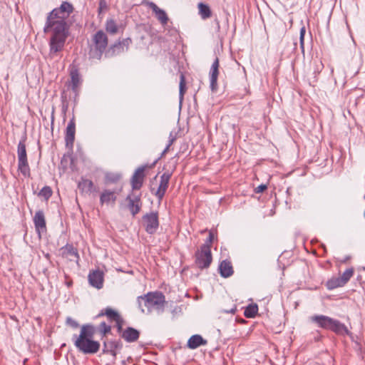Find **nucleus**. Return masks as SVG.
<instances>
[{
	"instance_id": "obj_1",
	"label": "nucleus",
	"mask_w": 365,
	"mask_h": 365,
	"mask_svg": "<svg viewBox=\"0 0 365 365\" xmlns=\"http://www.w3.org/2000/svg\"><path fill=\"white\" fill-rule=\"evenodd\" d=\"M75 8L72 3L68 1L61 2L58 7H56L48 13L44 33L52 31V36L49 41L50 53H56L63 50L67 38L69 36L71 24L67 21Z\"/></svg>"
},
{
	"instance_id": "obj_2",
	"label": "nucleus",
	"mask_w": 365,
	"mask_h": 365,
	"mask_svg": "<svg viewBox=\"0 0 365 365\" xmlns=\"http://www.w3.org/2000/svg\"><path fill=\"white\" fill-rule=\"evenodd\" d=\"M96 332V329L92 324H86L81 327L80 334H73L72 340L75 346L85 354H93L97 353L101 347L98 341L93 339Z\"/></svg>"
},
{
	"instance_id": "obj_3",
	"label": "nucleus",
	"mask_w": 365,
	"mask_h": 365,
	"mask_svg": "<svg viewBox=\"0 0 365 365\" xmlns=\"http://www.w3.org/2000/svg\"><path fill=\"white\" fill-rule=\"evenodd\" d=\"M309 321L316 324L318 327L331 331L338 336H352L348 327L338 319L326 315L315 314L309 317Z\"/></svg>"
},
{
	"instance_id": "obj_4",
	"label": "nucleus",
	"mask_w": 365,
	"mask_h": 365,
	"mask_svg": "<svg viewBox=\"0 0 365 365\" xmlns=\"http://www.w3.org/2000/svg\"><path fill=\"white\" fill-rule=\"evenodd\" d=\"M138 307L142 312H145L143 306L147 308V313L155 310L158 314L164 312L165 297L161 292H150L138 297Z\"/></svg>"
},
{
	"instance_id": "obj_5",
	"label": "nucleus",
	"mask_w": 365,
	"mask_h": 365,
	"mask_svg": "<svg viewBox=\"0 0 365 365\" xmlns=\"http://www.w3.org/2000/svg\"><path fill=\"white\" fill-rule=\"evenodd\" d=\"M93 46L91 48V58L101 59L108 46L107 35L102 30L98 31L93 36Z\"/></svg>"
},
{
	"instance_id": "obj_6",
	"label": "nucleus",
	"mask_w": 365,
	"mask_h": 365,
	"mask_svg": "<svg viewBox=\"0 0 365 365\" xmlns=\"http://www.w3.org/2000/svg\"><path fill=\"white\" fill-rule=\"evenodd\" d=\"M26 137L22 138L18 144V170L24 177L30 176V168L27 160L26 149L25 145Z\"/></svg>"
},
{
	"instance_id": "obj_7",
	"label": "nucleus",
	"mask_w": 365,
	"mask_h": 365,
	"mask_svg": "<svg viewBox=\"0 0 365 365\" xmlns=\"http://www.w3.org/2000/svg\"><path fill=\"white\" fill-rule=\"evenodd\" d=\"M195 263L200 269H207L212 261L211 250L207 245H202L195 253Z\"/></svg>"
},
{
	"instance_id": "obj_8",
	"label": "nucleus",
	"mask_w": 365,
	"mask_h": 365,
	"mask_svg": "<svg viewBox=\"0 0 365 365\" xmlns=\"http://www.w3.org/2000/svg\"><path fill=\"white\" fill-rule=\"evenodd\" d=\"M143 221L145 231L153 235L159 227L158 214L157 212L146 213L143 216Z\"/></svg>"
},
{
	"instance_id": "obj_9",
	"label": "nucleus",
	"mask_w": 365,
	"mask_h": 365,
	"mask_svg": "<svg viewBox=\"0 0 365 365\" xmlns=\"http://www.w3.org/2000/svg\"><path fill=\"white\" fill-rule=\"evenodd\" d=\"M128 202L127 207L133 216H135L140 211L142 207L141 194H135L131 191L125 198Z\"/></svg>"
},
{
	"instance_id": "obj_10",
	"label": "nucleus",
	"mask_w": 365,
	"mask_h": 365,
	"mask_svg": "<svg viewBox=\"0 0 365 365\" xmlns=\"http://www.w3.org/2000/svg\"><path fill=\"white\" fill-rule=\"evenodd\" d=\"M171 178V173L165 172L160 175V183L157 190L154 191V189L151 188L150 191L154 194L159 200H163L166 190L169 185L170 179Z\"/></svg>"
},
{
	"instance_id": "obj_11",
	"label": "nucleus",
	"mask_w": 365,
	"mask_h": 365,
	"mask_svg": "<svg viewBox=\"0 0 365 365\" xmlns=\"http://www.w3.org/2000/svg\"><path fill=\"white\" fill-rule=\"evenodd\" d=\"M220 62L219 58L216 57L210 67V87L212 91L217 90V78L219 75Z\"/></svg>"
},
{
	"instance_id": "obj_12",
	"label": "nucleus",
	"mask_w": 365,
	"mask_h": 365,
	"mask_svg": "<svg viewBox=\"0 0 365 365\" xmlns=\"http://www.w3.org/2000/svg\"><path fill=\"white\" fill-rule=\"evenodd\" d=\"M145 169V166L139 167L134 173L131 178V186L132 191L140 190L143 184L144 180V171Z\"/></svg>"
},
{
	"instance_id": "obj_13",
	"label": "nucleus",
	"mask_w": 365,
	"mask_h": 365,
	"mask_svg": "<svg viewBox=\"0 0 365 365\" xmlns=\"http://www.w3.org/2000/svg\"><path fill=\"white\" fill-rule=\"evenodd\" d=\"M75 133H76V123L74 117H73L70 121L68 122L66 130V136H65V142L66 146L70 149L73 148V143L75 140Z\"/></svg>"
},
{
	"instance_id": "obj_14",
	"label": "nucleus",
	"mask_w": 365,
	"mask_h": 365,
	"mask_svg": "<svg viewBox=\"0 0 365 365\" xmlns=\"http://www.w3.org/2000/svg\"><path fill=\"white\" fill-rule=\"evenodd\" d=\"M88 282L90 284L97 289L103 287V273L99 269L93 270L88 274Z\"/></svg>"
},
{
	"instance_id": "obj_15",
	"label": "nucleus",
	"mask_w": 365,
	"mask_h": 365,
	"mask_svg": "<svg viewBox=\"0 0 365 365\" xmlns=\"http://www.w3.org/2000/svg\"><path fill=\"white\" fill-rule=\"evenodd\" d=\"M148 5L149 8L152 9L153 12L155 14V17L160 21V23L163 26L166 25L169 20L166 12L163 9L159 8L155 3L152 1L148 2Z\"/></svg>"
},
{
	"instance_id": "obj_16",
	"label": "nucleus",
	"mask_w": 365,
	"mask_h": 365,
	"mask_svg": "<svg viewBox=\"0 0 365 365\" xmlns=\"http://www.w3.org/2000/svg\"><path fill=\"white\" fill-rule=\"evenodd\" d=\"M132 41L130 38H126L122 41L113 44L109 49L108 53L112 55H117L128 50Z\"/></svg>"
},
{
	"instance_id": "obj_17",
	"label": "nucleus",
	"mask_w": 365,
	"mask_h": 365,
	"mask_svg": "<svg viewBox=\"0 0 365 365\" xmlns=\"http://www.w3.org/2000/svg\"><path fill=\"white\" fill-rule=\"evenodd\" d=\"M33 220L35 229L39 234L41 233V232H43L46 230V220L44 212L43 210H40L36 211Z\"/></svg>"
},
{
	"instance_id": "obj_18",
	"label": "nucleus",
	"mask_w": 365,
	"mask_h": 365,
	"mask_svg": "<svg viewBox=\"0 0 365 365\" xmlns=\"http://www.w3.org/2000/svg\"><path fill=\"white\" fill-rule=\"evenodd\" d=\"M220 276L223 278H228L234 273L232 262L228 259L222 260L218 267Z\"/></svg>"
},
{
	"instance_id": "obj_19",
	"label": "nucleus",
	"mask_w": 365,
	"mask_h": 365,
	"mask_svg": "<svg viewBox=\"0 0 365 365\" xmlns=\"http://www.w3.org/2000/svg\"><path fill=\"white\" fill-rule=\"evenodd\" d=\"M120 336L128 343L135 342L139 339L140 331L135 328L129 327L122 332Z\"/></svg>"
},
{
	"instance_id": "obj_20",
	"label": "nucleus",
	"mask_w": 365,
	"mask_h": 365,
	"mask_svg": "<svg viewBox=\"0 0 365 365\" xmlns=\"http://www.w3.org/2000/svg\"><path fill=\"white\" fill-rule=\"evenodd\" d=\"M207 341L200 334H194L187 341V346L190 349H195L200 346L207 345Z\"/></svg>"
},
{
	"instance_id": "obj_21",
	"label": "nucleus",
	"mask_w": 365,
	"mask_h": 365,
	"mask_svg": "<svg viewBox=\"0 0 365 365\" xmlns=\"http://www.w3.org/2000/svg\"><path fill=\"white\" fill-rule=\"evenodd\" d=\"M103 316H106L107 318L111 322H115L121 317L117 311L113 309L110 307H106L105 309H102L96 317V318H98Z\"/></svg>"
},
{
	"instance_id": "obj_22",
	"label": "nucleus",
	"mask_w": 365,
	"mask_h": 365,
	"mask_svg": "<svg viewBox=\"0 0 365 365\" xmlns=\"http://www.w3.org/2000/svg\"><path fill=\"white\" fill-rule=\"evenodd\" d=\"M63 255L66 257H73L69 259L74 260L76 259L77 262L79 259V255L76 248H75L72 245L67 244L65 247L62 248Z\"/></svg>"
},
{
	"instance_id": "obj_23",
	"label": "nucleus",
	"mask_w": 365,
	"mask_h": 365,
	"mask_svg": "<svg viewBox=\"0 0 365 365\" xmlns=\"http://www.w3.org/2000/svg\"><path fill=\"white\" fill-rule=\"evenodd\" d=\"M71 86L73 91H76L80 82L81 77L78 68H73L70 71Z\"/></svg>"
},
{
	"instance_id": "obj_24",
	"label": "nucleus",
	"mask_w": 365,
	"mask_h": 365,
	"mask_svg": "<svg viewBox=\"0 0 365 365\" xmlns=\"http://www.w3.org/2000/svg\"><path fill=\"white\" fill-rule=\"evenodd\" d=\"M116 199L115 191L105 190L101 195L100 202L102 205L104 203L108 204L110 201L115 202Z\"/></svg>"
},
{
	"instance_id": "obj_25",
	"label": "nucleus",
	"mask_w": 365,
	"mask_h": 365,
	"mask_svg": "<svg viewBox=\"0 0 365 365\" xmlns=\"http://www.w3.org/2000/svg\"><path fill=\"white\" fill-rule=\"evenodd\" d=\"M197 7L199 9V14L202 19H207L211 16V9L207 4L200 2L197 5Z\"/></svg>"
},
{
	"instance_id": "obj_26",
	"label": "nucleus",
	"mask_w": 365,
	"mask_h": 365,
	"mask_svg": "<svg viewBox=\"0 0 365 365\" xmlns=\"http://www.w3.org/2000/svg\"><path fill=\"white\" fill-rule=\"evenodd\" d=\"M344 285V283L341 281L339 277L329 279L326 284L327 288L329 290H332Z\"/></svg>"
},
{
	"instance_id": "obj_27",
	"label": "nucleus",
	"mask_w": 365,
	"mask_h": 365,
	"mask_svg": "<svg viewBox=\"0 0 365 365\" xmlns=\"http://www.w3.org/2000/svg\"><path fill=\"white\" fill-rule=\"evenodd\" d=\"M108 345L109 346L110 354L113 356H116V350L121 349L123 344L120 340H112L108 341Z\"/></svg>"
},
{
	"instance_id": "obj_28",
	"label": "nucleus",
	"mask_w": 365,
	"mask_h": 365,
	"mask_svg": "<svg viewBox=\"0 0 365 365\" xmlns=\"http://www.w3.org/2000/svg\"><path fill=\"white\" fill-rule=\"evenodd\" d=\"M257 312H258L257 304H249L246 307V309L244 312V315L247 318H254L256 316V314H257Z\"/></svg>"
},
{
	"instance_id": "obj_29",
	"label": "nucleus",
	"mask_w": 365,
	"mask_h": 365,
	"mask_svg": "<svg viewBox=\"0 0 365 365\" xmlns=\"http://www.w3.org/2000/svg\"><path fill=\"white\" fill-rule=\"evenodd\" d=\"M93 186V182L88 179H82V180L78 183V187L83 191L88 192L92 191Z\"/></svg>"
},
{
	"instance_id": "obj_30",
	"label": "nucleus",
	"mask_w": 365,
	"mask_h": 365,
	"mask_svg": "<svg viewBox=\"0 0 365 365\" xmlns=\"http://www.w3.org/2000/svg\"><path fill=\"white\" fill-rule=\"evenodd\" d=\"M106 30L111 34H115L118 32V26L113 19H108L106 21Z\"/></svg>"
},
{
	"instance_id": "obj_31",
	"label": "nucleus",
	"mask_w": 365,
	"mask_h": 365,
	"mask_svg": "<svg viewBox=\"0 0 365 365\" xmlns=\"http://www.w3.org/2000/svg\"><path fill=\"white\" fill-rule=\"evenodd\" d=\"M354 268H349L346 269L339 277L341 279V281L344 283V284H346L354 275Z\"/></svg>"
},
{
	"instance_id": "obj_32",
	"label": "nucleus",
	"mask_w": 365,
	"mask_h": 365,
	"mask_svg": "<svg viewBox=\"0 0 365 365\" xmlns=\"http://www.w3.org/2000/svg\"><path fill=\"white\" fill-rule=\"evenodd\" d=\"M185 93V78L182 73L180 74V80L179 85V98L180 102L183 99L184 94Z\"/></svg>"
},
{
	"instance_id": "obj_33",
	"label": "nucleus",
	"mask_w": 365,
	"mask_h": 365,
	"mask_svg": "<svg viewBox=\"0 0 365 365\" xmlns=\"http://www.w3.org/2000/svg\"><path fill=\"white\" fill-rule=\"evenodd\" d=\"M53 194V191L49 186H44L38 192V196L44 197L46 200H48Z\"/></svg>"
},
{
	"instance_id": "obj_34",
	"label": "nucleus",
	"mask_w": 365,
	"mask_h": 365,
	"mask_svg": "<svg viewBox=\"0 0 365 365\" xmlns=\"http://www.w3.org/2000/svg\"><path fill=\"white\" fill-rule=\"evenodd\" d=\"M98 331L103 336H106V334L110 332L111 327L110 325L106 324L105 322H103L100 324L98 327Z\"/></svg>"
},
{
	"instance_id": "obj_35",
	"label": "nucleus",
	"mask_w": 365,
	"mask_h": 365,
	"mask_svg": "<svg viewBox=\"0 0 365 365\" xmlns=\"http://www.w3.org/2000/svg\"><path fill=\"white\" fill-rule=\"evenodd\" d=\"M120 175L118 173H108L106 175V180L109 182H116L120 179Z\"/></svg>"
},
{
	"instance_id": "obj_36",
	"label": "nucleus",
	"mask_w": 365,
	"mask_h": 365,
	"mask_svg": "<svg viewBox=\"0 0 365 365\" xmlns=\"http://www.w3.org/2000/svg\"><path fill=\"white\" fill-rule=\"evenodd\" d=\"M306 33V29L305 26H302L300 29V33H299V41H300V48L302 49V51L304 52V36Z\"/></svg>"
},
{
	"instance_id": "obj_37",
	"label": "nucleus",
	"mask_w": 365,
	"mask_h": 365,
	"mask_svg": "<svg viewBox=\"0 0 365 365\" xmlns=\"http://www.w3.org/2000/svg\"><path fill=\"white\" fill-rule=\"evenodd\" d=\"M66 324L67 326L71 327L72 329H76L77 328L79 327V324L78 323V322L76 321L75 319H73L71 317H66Z\"/></svg>"
},
{
	"instance_id": "obj_38",
	"label": "nucleus",
	"mask_w": 365,
	"mask_h": 365,
	"mask_svg": "<svg viewBox=\"0 0 365 365\" xmlns=\"http://www.w3.org/2000/svg\"><path fill=\"white\" fill-rule=\"evenodd\" d=\"M115 322L118 332L121 334L122 332L124 331L123 330V326L124 323L123 319L122 317H120L118 320H115Z\"/></svg>"
},
{
	"instance_id": "obj_39",
	"label": "nucleus",
	"mask_w": 365,
	"mask_h": 365,
	"mask_svg": "<svg viewBox=\"0 0 365 365\" xmlns=\"http://www.w3.org/2000/svg\"><path fill=\"white\" fill-rule=\"evenodd\" d=\"M108 5L106 0H100L98 9V14H100L103 10L107 9Z\"/></svg>"
},
{
	"instance_id": "obj_40",
	"label": "nucleus",
	"mask_w": 365,
	"mask_h": 365,
	"mask_svg": "<svg viewBox=\"0 0 365 365\" xmlns=\"http://www.w3.org/2000/svg\"><path fill=\"white\" fill-rule=\"evenodd\" d=\"M213 240H214V235H213V232L212 231H210L209 232L208 237L207 238L205 242L203 245H207L208 246V247L211 250V245H212Z\"/></svg>"
},
{
	"instance_id": "obj_41",
	"label": "nucleus",
	"mask_w": 365,
	"mask_h": 365,
	"mask_svg": "<svg viewBox=\"0 0 365 365\" xmlns=\"http://www.w3.org/2000/svg\"><path fill=\"white\" fill-rule=\"evenodd\" d=\"M267 186L264 184H261L259 186H257L255 191L256 193H261L263 192L265 190H267Z\"/></svg>"
},
{
	"instance_id": "obj_42",
	"label": "nucleus",
	"mask_w": 365,
	"mask_h": 365,
	"mask_svg": "<svg viewBox=\"0 0 365 365\" xmlns=\"http://www.w3.org/2000/svg\"><path fill=\"white\" fill-rule=\"evenodd\" d=\"M103 354H108V353L110 354L109 346L108 345V342H106V341L103 342Z\"/></svg>"
},
{
	"instance_id": "obj_43",
	"label": "nucleus",
	"mask_w": 365,
	"mask_h": 365,
	"mask_svg": "<svg viewBox=\"0 0 365 365\" xmlns=\"http://www.w3.org/2000/svg\"><path fill=\"white\" fill-rule=\"evenodd\" d=\"M175 140V137L173 136L172 133H170V136H169V142L168 144V146H170Z\"/></svg>"
},
{
	"instance_id": "obj_44",
	"label": "nucleus",
	"mask_w": 365,
	"mask_h": 365,
	"mask_svg": "<svg viewBox=\"0 0 365 365\" xmlns=\"http://www.w3.org/2000/svg\"><path fill=\"white\" fill-rule=\"evenodd\" d=\"M215 23L216 24L217 31L219 32V31H220V22H219V21L216 19L215 20Z\"/></svg>"
},
{
	"instance_id": "obj_45",
	"label": "nucleus",
	"mask_w": 365,
	"mask_h": 365,
	"mask_svg": "<svg viewBox=\"0 0 365 365\" xmlns=\"http://www.w3.org/2000/svg\"><path fill=\"white\" fill-rule=\"evenodd\" d=\"M169 148L170 146H168V145H167V146L165 147V148L164 149V150L163 151L161 155H165L169 150Z\"/></svg>"
},
{
	"instance_id": "obj_46",
	"label": "nucleus",
	"mask_w": 365,
	"mask_h": 365,
	"mask_svg": "<svg viewBox=\"0 0 365 365\" xmlns=\"http://www.w3.org/2000/svg\"><path fill=\"white\" fill-rule=\"evenodd\" d=\"M351 258L350 256H346L344 259H342L341 262L342 263H346L349 259Z\"/></svg>"
},
{
	"instance_id": "obj_47",
	"label": "nucleus",
	"mask_w": 365,
	"mask_h": 365,
	"mask_svg": "<svg viewBox=\"0 0 365 365\" xmlns=\"http://www.w3.org/2000/svg\"><path fill=\"white\" fill-rule=\"evenodd\" d=\"M235 311H236V308H234V309H232L230 312L234 314L235 312Z\"/></svg>"
},
{
	"instance_id": "obj_48",
	"label": "nucleus",
	"mask_w": 365,
	"mask_h": 365,
	"mask_svg": "<svg viewBox=\"0 0 365 365\" xmlns=\"http://www.w3.org/2000/svg\"><path fill=\"white\" fill-rule=\"evenodd\" d=\"M53 112H54V111L53 110V112H52V116H51V121H52V122H53V120H54V117H53Z\"/></svg>"
},
{
	"instance_id": "obj_49",
	"label": "nucleus",
	"mask_w": 365,
	"mask_h": 365,
	"mask_svg": "<svg viewBox=\"0 0 365 365\" xmlns=\"http://www.w3.org/2000/svg\"><path fill=\"white\" fill-rule=\"evenodd\" d=\"M66 109H67V106H66L65 108H63V111H64V112H66Z\"/></svg>"
},
{
	"instance_id": "obj_50",
	"label": "nucleus",
	"mask_w": 365,
	"mask_h": 365,
	"mask_svg": "<svg viewBox=\"0 0 365 365\" xmlns=\"http://www.w3.org/2000/svg\"><path fill=\"white\" fill-rule=\"evenodd\" d=\"M364 198L365 199V194H364Z\"/></svg>"
}]
</instances>
